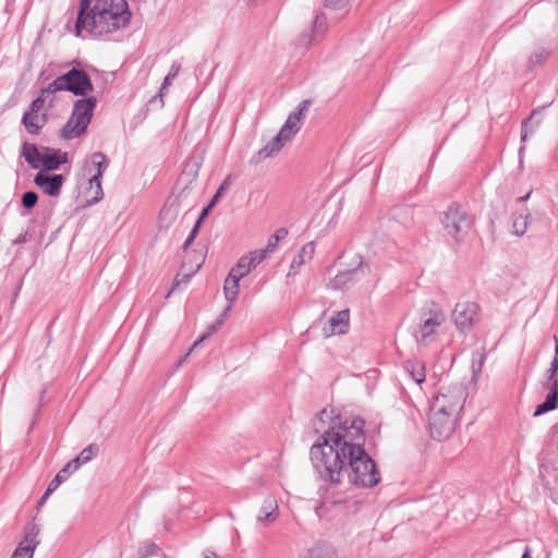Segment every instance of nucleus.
I'll return each instance as SVG.
<instances>
[{"instance_id":"f257e3e1","label":"nucleus","mask_w":558,"mask_h":558,"mask_svg":"<svg viewBox=\"0 0 558 558\" xmlns=\"http://www.w3.org/2000/svg\"><path fill=\"white\" fill-rule=\"evenodd\" d=\"M364 422L361 418L333 416L324 409L314 423L316 432L323 430L311 448V461L319 476L331 484H339L347 474L351 484L373 487L380 481L375 462L364 449Z\"/></svg>"},{"instance_id":"f03ea898","label":"nucleus","mask_w":558,"mask_h":558,"mask_svg":"<svg viewBox=\"0 0 558 558\" xmlns=\"http://www.w3.org/2000/svg\"><path fill=\"white\" fill-rule=\"evenodd\" d=\"M130 20L126 0H80L75 35L83 31L93 36L111 34L126 27Z\"/></svg>"},{"instance_id":"7ed1b4c3","label":"nucleus","mask_w":558,"mask_h":558,"mask_svg":"<svg viewBox=\"0 0 558 558\" xmlns=\"http://www.w3.org/2000/svg\"><path fill=\"white\" fill-rule=\"evenodd\" d=\"M95 106V97L78 99L74 104L71 118L61 130V136L71 140L82 135L90 122Z\"/></svg>"},{"instance_id":"20e7f679","label":"nucleus","mask_w":558,"mask_h":558,"mask_svg":"<svg viewBox=\"0 0 558 558\" xmlns=\"http://www.w3.org/2000/svg\"><path fill=\"white\" fill-rule=\"evenodd\" d=\"M466 390L463 385L456 384L448 387H444L440 392L433 399L430 409L440 413L447 412L449 414L458 415L463 409Z\"/></svg>"},{"instance_id":"39448f33","label":"nucleus","mask_w":558,"mask_h":558,"mask_svg":"<svg viewBox=\"0 0 558 558\" xmlns=\"http://www.w3.org/2000/svg\"><path fill=\"white\" fill-rule=\"evenodd\" d=\"M441 225L448 236L461 241L470 230L471 219L463 207L452 204L444 211Z\"/></svg>"},{"instance_id":"423d86ee","label":"nucleus","mask_w":558,"mask_h":558,"mask_svg":"<svg viewBox=\"0 0 558 558\" xmlns=\"http://www.w3.org/2000/svg\"><path fill=\"white\" fill-rule=\"evenodd\" d=\"M68 90L77 96H84L93 90V84L86 72L72 69L49 84V92Z\"/></svg>"},{"instance_id":"0eeeda50","label":"nucleus","mask_w":558,"mask_h":558,"mask_svg":"<svg viewBox=\"0 0 558 558\" xmlns=\"http://www.w3.org/2000/svg\"><path fill=\"white\" fill-rule=\"evenodd\" d=\"M446 322V314L444 310L436 304L424 310L421 314V324L416 332V339L420 343L427 344L435 339V335Z\"/></svg>"},{"instance_id":"6e6552de","label":"nucleus","mask_w":558,"mask_h":558,"mask_svg":"<svg viewBox=\"0 0 558 558\" xmlns=\"http://www.w3.org/2000/svg\"><path fill=\"white\" fill-rule=\"evenodd\" d=\"M481 319V307L473 301H459L452 311V320L460 332L471 331Z\"/></svg>"},{"instance_id":"1a4fd4ad","label":"nucleus","mask_w":558,"mask_h":558,"mask_svg":"<svg viewBox=\"0 0 558 558\" xmlns=\"http://www.w3.org/2000/svg\"><path fill=\"white\" fill-rule=\"evenodd\" d=\"M368 271V266L363 264L361 257H356L351 267L339 270L329 279L327 286L332 290L348 289L363 279Z\"/></svg>"},{"instance_id":"9d476101","label":"nucleus","mask_w":558,"mask_h":558,"mask_svg":"<svg viewBox=\"0 0 558 558\" xmlns=\"http://www.w3.org/2000/svg\"><path fill=\"white\" fill-rule=\"evenodd\" d=\"M456 421L457 415L442 411L438 413L437 411L430 409L429 430L432 437L439 441L449 438L454 430Z\"/></svg>"},{"instance_id":"9b49d317","label":"nucleus","mask_w":558,"mask_h":558,"mask_svg":"<svg viewBox=\"0 0 558 558\" xmlns=\"http://www.w3.org/2000/svg\"><path fill=\"white\" fill-rule=\"evenodd\" d=\"M310 100H303L296 109L291 112L286 123L280 129L278 135L286 142L289 143L300 131L305 114L308 111Z\"/></svg>"},{"instance_id":"f8f14e48","label":"nucleus","mask_w":558,"mask_h":558,"mask_svg":"<svg viewBox=\"0 0 558 558\" xmlns=\"http://www.w3.org/2000/svg\"><path fill=\"white\" fill-rule=\"evenodd\" d=\"M39 526L31 523L24 530V538L20 542L10 558H33L39 541Z\"/></svg>"},{"instance_id":"ddd939ff","label":"nucleus","mask_w":558,"mask_h":558,"mask_svg":"<svg viewBox=\"0 0 558 558\" xmlns=\"http://www.w3.org/2000/svg\"><path fill=\"white\" fill-rule=\"evenodd\" d=\"M240 278L235 277L234 275L230 274L225 280L223 284V293L226 300L229 302V304L223 308L222 313L220 314L219 318L216 319L214 324H211V332L217 330L225 322V319L228 317L230 311H231V303H233L239 294V282Z\"/></svg>"},{"instance_id":"4468645a","label":"nucleus","mask_w":558,"mask_h":558,"mask_svg":"<svg viewBox=\"0 0 558 558\" xmlns=\"http://www.w3.org/2000/svg\"><path fill=\"white\" fill-rule=\"evenodd\" d=\"M279 518V506L277 499L268 495L266 496L256 513V522L262 527H268L274 524Z\"/></svg>"},{"instance_id":"2eb2a0df","label":"nucleus","mask_w":558,"mask_h":558,"mask_svg":"<svg viewBox=\"0 0 558 558\" xmlns=\"http://www.w3.org/2000/svg\"><path fill=\"white\" fill-rule=\"evenodd\" d=\"M350 314L349 310H342L335 313L323 327V336L329 338L336 335H343L349 329Z\"/></svg>"},{"instance_id":"dca6fc26","label":"nucleus","mask_w":558,"mask_h":558,"mask_svg":"<svg viewBox=\"0 0 558 558\" xmlns=\"http://www.w3.org/2000/svg\"><path fill=\"white\" fill-rule=\"evenodd\" d=\"M64 178L62 174L48 175L44 172H38L34 178V183L40 187L44 193L49 196H59Z\"/></svg>"},{"instance_id":"f3484780","label":"nucleus","mask_w":558,"mask_h":558,"mask_svg":"<svg viewBox=\"0 0 558 558\" xmlns=\"http://www.w3.org/2000/svg\"><path fill=\"white\" fill-rule=\"evenodd\" d=\"M264 260L263 253H256L255 251L243 255L238 260L236 265L231 268L230 274L242 279L247 276L258 264Z\"/></svg>"},{"instance_id":"a211bd4d","label":"nucleus","mask_w":558,"mask_h":558,"mask_svg":"<svg viewBox=\"0 0 558 558\" xmlns=\"http://www.w3.org/2000/svg\"><path fill=\"white\" fill-rule=\"evenodd\" d=\"M315 253V244L314 242H307L305 243L301 250L299 251L298 255L292 259L290 269L288 271V276H294L299 274L300 268L312 260Z\"/></svg>"},{"instance_id":"6ab92c4d","label":"nucleus","mask_w":558,"mask_h":558,"mask_svg":"<svg viewBox=\"0 0 558 558\" xmlns=\"http://www.w3.org/2000/svg\"><path fill=\"white\" fill-rule=\"evenodd\" d=\"M22 123L29 134L36 135L47 123V117L45 113H39L28 109L23 114Z\"/></svg>"},{"instance_id":"aec40b11","label":"nucleus","mask_w":558,"mask_h":558,"mask_svg":"<svg viewBox=\"0 0 558 558\" xmlns=\"http://www.w3.org/2000/svg\"><path fill=\"white\" fill-rule=\"evenodd\" d=\"M43 150L45 154L43 158H40L41 162H39V169L53 171L65 162V155H62L60 150H53L48 147H43Z\"/></svg>"},{"instance_id":"412c9836","label":"nucleus","mask_w":558,"mask_h":558,"mask_svg":"<svg viewBox=\"0 0 558 558\" xmlns=\"http://www.w3.org/2000/svg\"><path fill=\"white\" fill-rule=\"evenodd\" d=\"M107 168H108V160H107L105 154H102L100 151L94 153L90 156V161L86 167V169L89 172L95 170V173L92 175V178H94L95 184L96 183L98 184V179L102 178V174Z\"/></svg>"},{"instance_id":"4be33fe9","label":"nucleus","mask_w":558,"mask_h":558,"mask_svg":"<svg viewBox=\"0 0 558 558\" xmlns=\"http://www.w3.org/2000/svg\"><path fill=\"white\" fill-rule=\"evenodd\" d=\"M44 154L43 148L38 149L35 144L24 143L22 146L21 156L24 157L25 161L33 169H39V162H41L40 158H43Z\"/></svg>"},{"instance_id":"5701e85b","label":"nucleus","mask_w":558,"mask_h":558,"mask_svg":"<svg viewBox=\"0 0 558 558\" xmlns=\"http://www.w3.org/2000/svg\"><path fill=\"white\" fill-rule=\"evenodd\" d=\"M287 143L277 134L258 153L257 160H264L276 156Z\"/></svg>"},{"instance_id":"b1692460","label":"nucleus","mask_w":558,"mask_h":558,"mask_svg":"<svg viewBox=\"0 0 558 558\" xmlns=\"http://www.w3.org/2000/svg\"><path fill=\"white\" fill-rule=\"evenodd\" d=\"M404 369L415 384L421 385L425 381L426 373L423 362L417 360L407 361L404 364Z\"/></svg>"},{"instance_id":"393cba45","label":"nucleus","mask_w":558,"mask_h":558,"mask_svg":"<svg viewBox=\"0 0 558 558\" xmlns=\"http://www.w3.org/2000/svg\"><path fill=\"white\" fill-rule=\"evenodd\" d=\"M179 215V206L175 203L167 204L159 214V227L169 228Z\"/></svg>"},{"instance_id":"a878e982","label":"nucleus","mask_w":558,"mask_h":558,"mask_svg":"<svg viewBox=\"0 0 558 558\" xmlns=\"http://www.w3.org/2000/svg\"><path fill=\"white\" fill-rule=\"evenodd\" d=\"M531 214L527 209H524L523 211L519 213L513 220L512 225V232L517 236H522L525 234L529 225L531 222Z\"/></svg>"},{"instance_id":"bb28decb","label":"nucleus","mask_w":558,"mask_h":558,"mask_svg":"<svg viewBox=\"0 0 558 558\" xmlns=\"http://www.w3.org/2000/svg\"><path fill=\"white\" fill-rule=\"evenodd\" d=\"M98 452V446L92 444L84 448L76 458L70 461L73 465V471H76L82 464L90 461Z\"/></svg>"},{"instance_id":"cd10ccee","label":"nucleus","mask_w":558,"mask_h":558,"mask_svg":"<svg viewBox=\"0 0 558 558\" xmlns=\"http://www.w3.org/2000/svg\"><path fill=\"white\" fill-rule=\"evenodd\" d=\"M551 51L543 46L536 47L529 57V68L543 65L550 57Z\"/></svg>"},{"instance_id":"c85d7f7f","label":"nucleus","mask_w":558,"mask_h":558,"mask_svg":"<svg viewBox=\"0 0 558 558\" xmlns=\"http://www.w3.org/2000/svg\"><path fill=\"white\" fill-rule=\"evenodd\" d=\"M72 471H73L72 463H70V462L66 463L49 483L48 493H53L63 482H65L68 480V477Z\"/></svg>"},{"instance_id":"c756f323","label":"nucleus","mask_w":558,"mask_h":558,"mask_svg":"<svg viewBox=\"0 0 558 558\" xmlns=\"http://www.w3.org/2000/svg\"><path fill=\"white\" fill-rule=\"evenodd\" d=\"M558 401V392L555 389L553 392L548 393L546 400L538 404L535 409L534 416H539L548 411L556 409Z\"/></svg>"},{"instance_id":"7c9ffc66","label":"nucleus","mask_w":558,"mask_h":558,"mask_svg":"<svg viewBox=\"0 0 558 558\" xmlns=\"http://www.w3.org/2000/svg\"><path fill=\"white\" fill-rule=\"evenodd\" d=\"M57 92H52V90L49 92V85L45 88H41L38 97L36 99H34L33 102L31 104L29 110L39 112L44 108V106L47 101V98L54 95Z\"/></svg>"},{"instance_id":"2f4dec72","label":"nucleus","mask_w":558,"mask_h":558,"mask_svg":"<svg viewBox=\"0 0 558 558\" xmlns=\"http://www.w3.org/2000/svg\"><path fill=\"white\" fill-rule=\"evenodd\" d=\"M537 116V112L534 111L531 117L529 118L527 121H525L523 124H522V132H521V140L524 142L526 141V138L529 137L530 134H533L536 129L538 128L541 121L537 120L535 122L534 125H531L532 121L535 119V117Z\"/></svg>"},{"instance_id":"473e14b6","label":"nucleus","mask_w":558,"mask_h":558,"mask_svg":"<svg viewBox=\"0 0 558 558\" xmlns=\"http://www.w3.org/2000/svg\"><path fill=\"white\" fill-rule=\"evenodd\" d=\"M89 191L93 193L92 201H89L90 204L98 203L104 197V192L101 187V179H98V184L94 183V178L90 177L89 179Z\"/></svg>"},{"instance_id":"72a5a7b5","label":"nucleus","mask_w":558,"mask_h":558,"mask_svg":"<svg viewBox=\"0 0 558 558\" xmlns=\"http://www.w3.org/2000/svg\"><path fill=\"white\" fill-rule=\"evenodd\" d=\"M208 214H209V204H208V205H206V206L203 208V210H202V213H201V216H199L198 220L196 221V223H195L194 228L192 229V231H191V233H190L189 238L186 239V241H185V243H184V248H186V247L191 244V242L194 240V238H195V235H196V233H197V231H198L199 225H201V223H202V221H203V220L208 216Z\"/></svg>"},{"instance_id":"f704fd0d","label":"nucleus","mask_w":558,"mask_h":558,"mask_svg":"<svg viewBox=\"0 0 558 558\" xmlns=\"http://www.w3.org/2000/svg\"><path fill=\"white\" fill-rule=\"evenodd\" d=\"M158 553V546L154 543L146 542L142 544L138 548V557L140 558H149L156 556Z\"/></svg>"},{"instance_id":"c9c22d12","label":"nucleus","mask_w":558,"mask_h":558,"mask_svg":"<svg viewBox=\"0 0 558 558\" xmlns=\"http://www.w3.org/2000/svg\"><path fill=\"white\" fill-rule=\"evenodd\" d=\"M231 185V178L227 177L219 189L217 190L216 194L211 197V208L216 205V203L221 198V196L229 190Z\"/></svg>"},{"instance_id":"e433bc0d","label":"nucleus","mask_w":558,"mask_h":558,"mask_svg":"<svg viewBox=\"0 0 558 558\" xmlns=\"http://www.w3.org/2000/svg\"><path fill=\"white\" fill-rule=\"evenodd\" d=\"M37 202L38 195L33 191L26 192L22 196V204L27 209L33 208L37 204Z\"/></svg>"},{"instance_id":"4c0bfd02","label":"nucleus","mask_w":558,"mask_h":558,"mask_svg":"<svg viewBox=\"0 0 558 558\" xmlns=\"http://www.w3.org/2000/svg\"><path fill=\"white\" fill-rule=\"evenodd\" d=\"M314 31H308V32H305V33H302L298 39H296V45L300 47V48H307L313 39H314Z\"/></svg>"},{"instance_id":"58836bf2","label":"nucleus","mask_w":558,"mask_h":558,"mask_svg":"<svg viewBox=\"0 0 558 558\" xmlns=\"http://www.w3.org/2000/svg\"><path fill=\"white\" fill-rule=\"evenodd\" d=\"M279 241L275 236H270L268 239V243L265 248L255 251L256 253H263L264 259L271 253H274L278 247Z\"/></svg>"},{"instance_id":"ea45409f","label":"nucleus","mask_w":558,"mask_h":558,"mask_svg":"<svg viewBox=\"0 0 558 558\" xmlns=\"http://www.w3.org/2000/svg\"><path fill=\"white\" fill-rule=\"evenodd\" d=\"M206 339V333H204L198 340H196L190 351L178 362V365H181L193 351L196 350V348L199 345L201 342H203Z\"/></svg>"},{"instance_id":"a19ab883","label":"nucleus","mask_w":558,"mask_h":558,"mask_svg":"<svg viewBox=\"0 0 558 558\" xmlns=\"http://www.w3.org/2000/svg\"><path fill=\"white\" fill-rule=\"evenodd\" d=\"M326 25V19L323 15H317L314 21L313 29L314 33L323 29Z\"/></svg>"},{"instance_id":"79ce46f5","label":"nucleus","mask_w":558,"mask_h":558,"mask_svg":"<svg viewBox=\"0 0 558 558\" xmlns=\"http://www.w3.org/2000/svg\"><path fill=\"white\" fill-rule=\"evenodd\" d=\"M173 78H175V75L170 74V73H168V74H167V76L165 77L163 83H162V85H161V87H160V92H159L160 97H162V96L165 95L166 89H167V88H168V86L171 84V81H172Z\"/></svg>"},{"instance_id":"37998d69","label":"nucleus","mask_w":558,"mask_h":558,"mask_svg":"<svg viewBox=\"0 0 558 558\" xmlns=\"http://www.w3.org/2000/svg\"><path fill=\"white\" fill-rule=\"evenodd\" d=\"M173 78H175V75L170 74V73H168V74H167V76L165 77L163 83H162V85H161V87H160V92H159L160 97H162V96L165 95L166 89H167V88H168V86L171 84V81H172Z\"/></svg>"},{"instance_id":"c03bdc74","label":"nucleus","mask_w":558,"mask_h":558,"mask_svg":"<svg viewBox=\"0 0 558 558\" xmlns=\"http://www.w3.org/2000/svg\"><path fill=\"white\" fill-rule=\"evenodd\" d=\"M173 78H175V75L170 74V73H168V74H167V76L165 77L163 83H162V85H161V87H160V92H159L160 97H162V96L165 95L166 89H167V88H168V86L171 84V81H172Z\"/></svg>"},{"instance_id":"a18cd8bd","label":"nucleus","mask_w":558,"mask_h":558,"mask_svg":"<svg viewBox=\"0 0 558 558\" xmlns=\"http://www.w3.org/2000/svg\"><path fill=\"white\" fill-rule=\"evenodd\" d=\"M349 0H329L327 5L331 9H341L343 8Z\"/></svg>"},{"instance_id":"49530a36","label":"nucleus","mask_w":558,"mask_h":558,"mask_svg":"<svg viewBox=\"0 0 558 558\" xmlns=\"http://www.w3.org/2000/svg\"><path fill=\"white\" fill-rule=\"evenodd\" d=\"M288 235V230L286 228H279L272 236H275L279 242L283 240Z\"/></svg>"},{"instance_id":"de8ad7c7","label":"nucleus","mask_w":558,"mask_h":558,"mask_svg":"<svg viewBox=\"0 0 558 558\" xmlns=\"http://www.w3.org/2000/svg\"><path fill=\"white\" fill-rule=\"evenodd\" d=\"M477 355H478V364L476 365L474 361L472 363V368H473L474 374L481 372L482 363H483V359H484L483 354L477 353Z\"/></svg>"},{"instance_id":"09e8293b","label":"nucleus","mask_w":558,"mask_h":558,"mask_svg":"<svg viewBox=\"0 0 558 558\" xmlns=\"http://www.w3.org/2000/svg\"><path fill=\"white\" fill-rule=\"evenodd\" d=\"M558 369V356H555L553 363H551V366H550V377L554 376V374L556 373V371Z\"/></svg>"},{"instance_id":"8fccbe9b","label":"nucleus","mask_w":558,"mask_h":558,"mask_svg":"<svg viewBox=\"0 0 558 558\" xmlns=\"http://www.w3.org/2000/svg\"><path fill=\"white\" fill-rule=\"evenodd\" d=\"M50 494H51V493H48V488H47V489H46V492H45V494H44V495L41 496V498L38 500L37 506H38V507H41V506L46 502V500H47V498L49 497V495H50Z\"/></svg>"},{"instance_id":"3c124183","label":"nucleus","mask_w":558,"mask_h":558,"mask_svg":"<svg viewBox=\"0 0 558 558\" xmlns=\"http://www.w3.org/2000/svg\"><path fill=\"white\" fill-rule=\"evenodd\" d=\"M179 71H180V64L173 63L171 69H170V71H169V73L177 76Z\"/></svg>"},{"instance_id":"603ef678","label":"nucleus","mask_w":558,"mask_h":558,"mask_svg":"<svg viewBox=\"0 0 558 558\" xmlns=\"http://www.w3.org/2000/svg\"><path fill=\"white\" fill-rule=\"evenodd\" d=\"M185 270H189V271H191V272H194V271H195V270L193 269V267H190V268H189V264H187L186 262H185V263H183V265H182V272H184Z\"/></svg>"},{"instance_id":"864d4df0","label":"nucleus","mask_w":558,"mask_h":558,"mask_svg":"<svg viewBox=\"0 0 558 558\" xmlns=\"http://www.w3.org/2000/svg\"><path fill=\"white\" fill-rule=\"evenodd\" d=\"M554 340H555V343H556V347H555V356H558V338H557V337H554Z\"/></svg>"},{"instance_id":"5fc2aeb1","label":"nucleus","mask_w":558,"mask_h":558,"mask_svg":"<svg viewBox=\"0 0 558 558\" xmlns=\"http://www.w3.org/2000/svg\"><path fill=\"white\" fill-rule=\"evenodd\" d=\"M204 259H205L204 257H202V258H199V257H198V258H197V263H196V268H195V270H197V269L201 267V264L204 262Z\"/></svg>"},{"instance_id":"6e6d98bb","label":"nucleus","mask_w":558,"mask_h":558,"mask_svg":"<svg viewBox=\"0 0 558 558\" xmlns=\"http://www.w3.org/2000/svg\"><path fill=\"white\" fill-rule=\"evenodd\" d=\"M522 558H531L530 557V549L529 548L525 549V551L522 555Z\"/></svg>"},{"instance_id":"4d7b16f0","label":"nucleus","mask_w":558,"mask_h":558,"mask_svg":"<svg viewBox=\"0 0 558 558\" xmlns=\"http://www.w3.org/2000/svg\"><path fill=\"white\" fill-rule=\"evenodd\" d=\"M180 276H182V277H184V278H185V277L187 278V277L190 276V274L181 272V274H179L178 276H175V279H179V277H180Z\"/></svg>"},{"instance_id":"13d9d810","label":"nucleus","mask_w":558,"mask_h":558,"mask_svg":"<svg viewBox=\"0 0 558 558\" xmlns=\"http://www.w3.org/2000/svg\"><path fill=\"white\" fill-rule=\"evenodd\" d=\"M531 193H527L525 196L520 197V201H526L530 197Z\"/></svg>"},{"instance_id":"bf43d9fd","label":"nucleus","mask_w":558,"mask_h":558,"mask_svg":"<svg viewBox=\"0 0 558 558\" xmlns=\"http://www.w3.org/2000/svg\"><path fill=\"white\" fill-rule=\"evenodd\" d=\"M52 102H53V99H50V100H49V106H50V107L52 106Z\"/></svg>"},{"instance_id":"052dcab7","label":"nucleus","mask_w":558,"mask_h":558,"mask_svg":"<svg viewBox=\"0 0 558 558\" xmlns=\"http://www.w3.org/2000/svg\"><path fill=\"white\" fill-rule=\"evenodd\" d=\"M245 1L250 3V2H252L253 0H245Z\"/></svg>"},{"instance_id":"680f3d73","label":"nucleus","mask_w":558,"mask_h":558,"mask_svg":"<svg viewBox=\"0 0 558 558\" xmlns=\"http://www.w3.org/2000/svg\"><path fill=\"white\" fill-rule=\"evenodd\" d=\"M205 558H209V557L206 556Z\"/></svg>"}]
</instances>
